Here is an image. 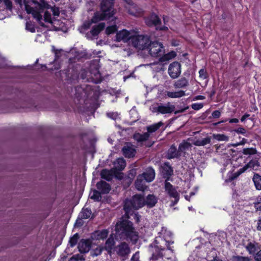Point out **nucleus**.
Wrapping results in <instances>:
<instances>
[{"instance_id": "1", "label": "nucleus", "mask_w": 261, "mask_h": 261, "mask_svg": "<svg viewBox=\"0 0 261 261\" xmlns=\"http://www.w3.org/2000/svg\"><path fill=\"white\" fill-rule=\"evenodd\" d=\"M172 235V233L166 228H162L159 236L149 246V251L151 254V259L157 260L163 257L170 259L174 256V251L170 246L174 243L171 240Z\"/></svg>"}, {"instance_id": "2", "label": "nucleus", "mask_w": 261, "mask_h": 261, "mask_svg": "<svg viewBox=\"0 0 261 261\" xmlns=\"http://www.w3.org/2000/svg\"><path fill=\"white\" fill-rule=\"evenodd\" d=\"M115 235L122 240L130 241L136 243L138 240V233L135 230L132 222L124 219L120 220L116 224Z\"/></svg>"}, {"instance_id": "3", "label": "nucleus", "mask_w": 261, "mask_h": 261, "mask_svg": "<svg viewBox=\"0 0 261 261\" xmlns=\"http://www.w3.org/2000/svg\"><path fill=\"white\" fill-rule=\"evenodd\" d=\"M25 10L28 13H31L33 16L38 21L39 24L43 26V19L45 22H51V15L48 11H44V9L38 5V9H34L31 7L25 1L24 2Z\"/></svg>"}, {"instance_id": "4", "label": "nucleus", "mask_w": 261, "mask_h": 261, "mask_svg": "<svg viewBox=\"0 0 261 261\" xmlns=\"http://www.w3.org/2000/svg\"><path fill=\"white\" fill-rule=\"evenodd\" d=\"M107 1V0L103 1L102 5L100 6V10L96 12L90 20L86 21L82 25V28L84 29L87 30L89 29L92 23H96L101 20H107L111 18L109 17L110 13H107L108 9L105 7V4Z\"/></svg>"}, {"instance_id": "5", "label": "nucleus", "mask_w": 261, "mask_h": 261, "mask_svg": "<svg viewBox=\"0 0 261 261\" xmlns=\"http://www.w3.org/2000/svg\"><path fill=\"white\" fill-rule=\"evenodd\" d=\"M145 205V199L140 195H135L132 199H126L124 202V209L126 214L128 215L132 209L138 210Z\"/></svg>"}, {"instance_id": "6", "label": "nucleus", "mask_w": 261, "mask_h": 261, "mask_svg": "<svg viewBox=\"0 0 261 261\" xmlns=\"http://www.w3.org/2000/svg\"><path fill=\"white\" fill-rule=\"evenodd\" d=\"M175 109V106L171 103L167 102L166 103H156L152 105L150 108V111L153 113L159 114H169L174 112Z\"/></svg>"}, {"instance_id": "7", "label": "nucleus", "mask_w": 261, "mask_h": 261, "mask_svg": "<svg viewBox=\"0 0 261 261\" xmlns=\"http://www.w3.org/2000/svg\"><path fill=\"white\" fill-rule=\"evenodd\" d=\"M150 42V38L147 35H139L135 31L132 38V45L138 49H146Z\"/></svg>"}, {"instance_id": "8", "label": "nucleus", "mask_w": 261, "mask_h": 261, "mask_svg": "<svg viewBox=\"0 0 261 261\" xmlns=\"http://www.w3.org/2000/svg\"><path fill=\"white\" fill-rule=\"evenodd\" d=\"M146 50L149 55L152 57H159L165 53L163 44L159 41H150Z\"/></svg>"}, {"instance_id": "9", "label": "nucleus", "mask_w": 261, "mask_h": 261, "mask_svg": "<svg viewBox=\"0 0 261 261\" xmlns=\"http://www.w3.org/2000/svg\"><path fill=\"white\" fill-rule=\"evenodd\" d=\"M118 256L122 258L123 260L128 258L130 253V248L128 244L122 242L118 245L115 249Z\"/></svg>"}, {"instance_id": "10", "label": "nucleus", "mask_w": 261, "mask_h": 261, "mask_svg": "<svg viewBox=\"0 0 261 261\" xmlns=\"http://www.w3.org/2000/svg\"><path fill=\"white\" fill-rule=\"evenodd\" d=\"M165 190L167 194L171 198H174V200L171 202V205L174 206L179 201V194L176 189L169 182L165 181Z\"/></svg>"}, {"instance_id": "11", "label": "nucleus", "mask_w": 261, "mask_h": 261, "mask_svg": "<svg viewBox=\"0 0 261 261\" xmlns=\"http://www.w3.org/2000/svg\"><path fill=\"white\" fill-rule=\"evenodd\" d=\"M135 34V31L134 30H123L117 33L116 40L118 42L123 41L124 42H127L130 39L132 41Z\"/></svg>"}, {"instance_id": "12", "label": "nucleus", "mask_w": 261, "mask_h": 261, "mask_svg": "<svg viewBox=\"0 0 261 261\" xmlns=\"http://www.w3.org/2000/svg\"><path fill=\"white\" fill-rule=\"evenodd\" d=\"M125 2H126L125 7L130 14L139 16L142 14V9L135 4L132 0H125Z\"/></svg>"}, {"instance_id": "13", "label": "nucleus", "mask_w": 261, "mask_h": 261, "mask_svg": "<svg viewBox=\"0 0 261 261\" xmlns=\"http://www.w3.org/2000/svg\"><path fill=\"white\" fill-rule=\"evenodd\" d=\"M168 72L169 76L173 79L177 78L181 73V65L177 62H174L169 66Z\"/></svg>"}, {"instance_id": "14", "label": "nucleus", "mask_w": 261, "mask_h": 261, "mask_svg": "<svg viewBox=\"0 0 261 261\" xmlns=\"http://www.w3.org/2000/svg\"><path fill=\"white\" fill-rule=\"evenodd\" d=\"M260 166V164L257 160H251L248 164L245 165L243 167L239 169L235 173V177H238L248 169H252L254 170H257L258 168Z\"/></svg>"}, {"instance_id": "15", "label": "nucleus", "mask_w": 261, "mask_h": 261, "mask_svg": "<svg viewBox=\"0 0 261 261\" xmlns=\"http://www.w3.org/2000/svg\"><path fill=\"white\" fill-rule=\"evenodd\" d=\"M91 247V241L88 239H82L78 244L79 250L81 253H87Z\"/></svg>"}, {"instance_id": "16", "label": "nucleus", "mask_w": 261, "mask_h": 261, "mask_svg": "<svg viewBox=\"0 0 261 261\" xmlns=\"http://www.w3.org/2000/svg\"><path fill=\"white\" fill-rule=\"evenodd\" d=\"M123 155L126 158L133 157L136 153V149L133 145L130 143H126L122 148Z\"/></svg>"}, {"instance_id": "17", "label": "nucleus", "mask_w": 261, "mask_h": 261, "mask_svg": "<svg viewBox=\"0 0 261 261\" xmlns=\"http://www.w3.org/2000/svg\"><path fill=\"white\" fill-rule=\"evenodd\" d=\"M139 175L142 176V178L148 182L152 181L155 177V173L154 170L151 167L147 168L145 171Z\"/></svg>"}, {"instance_id": "18", "label": "nucleus", "mask_w": 261, "mask_h": 261, "mask_svg": "<svg viewBox=\"0 0 261 261\" xmlns=\"http://www.w3.org/2000/svg\"><path fill=\"white\" fill-rule=\"evenodd\" d=\"M189 80L185 77H181L179 80L176 81L173 84V86L175 89L186 88L189 86Z\"/></svg>"}, {"instance_id": "19", "label": "nucleus", "mask_w": 261, "mask_h": 261, "mask_svg": "<svg viewBox=\"0 0 261 261\" xmlns=\"http://www.w3.org/2000/svg\"><path fill=\"white\" fill-rule=\"evenodd\" d=\"M161 22V20L158 16L152 14L145 19V23L148 26H157Z\"/></svg>"}, {"instance_id": "20", "label": "nucleus", "mask_w": 261, "mask_h": 261, "mask_svg": "<svg viewBox=\"0 0 261 261\" xmlns=\"http://www.w3.org/2000/svg\"><path fill=\"white\" fill-rule=\"evenodd\" d=\"M96 187L102 194L108 193L111 190L110 185L104 181L98 182L96 184Z\"/></svg>"}, {"instance_id": "21", "label": "nucleus", "mask_w": 261, "mask_h": 261, "mask_svg": "<svg viewBox=\"0 0 261 261\" xmlns=\"http://www.w3.org/2000/svg\"><path fill=\"white\" fill-rule=\"evenodd\" d=\"M181 155L179 150H177L175 146L172 145L168 149L167 153V158L168 159L178 158Z\"/></svg>"}, {"instance_id": "22", "label": "nucleus", "mask_w": 261, "mask_h": 261, "mask_svg": "<svg viewBox=\"0 0 261 261\" xmlns=\"http://www.w3.org/2000/svg\"><path fill=\"white\" fill-rule=\"evenodd\" d=\"M109 231L108 230L103 229L95 231L92 236V238L94 240H104L108 236Z\"/></svg>"}, {"instance_id": "23", "label": "nucleus", "mask_w": 261, "mask_h": 261, "mask_svg": "<svg viewBox=\"0 0 261 261\" xmlns=\"http://www.w3.org/2000/svg\"><path fill=\"white\" fill-rule=\"evenodd\" d=\"M146 181L142 178V176L139 175L135 181V186L137 190L144 191L146 188Z\"/></svg>"}, {"instance_id": "24", "label": "nucleus", "mask_w": 261, "mask_h": 261, "mask_svg": "<svg viewBox=\"0 0 261 261\" xmlns=\"http://www.w3.org/2000/svg\"><path fill=\"white\" fill-rule=\"evenodd\" d=\"M157 201V197L153 194H150L148 195L145 199V205L148 207H152L155 206Z\"/></svg>"}, {"instance_id": "25", "label": "nucleus", "mask_w": 261, "mask_h": 261, "mask_svg": "<svg viewBox=\"0 0 261 261\" xmlns=\"http://www.w3.org/2000/svg\"><path fill=\"white\" fill-rule=\"evenodd\" d=\"M159 59V62L165 63L166 64L176 56V53L174 51H172L167 54H164Z\"/></svg>"}, {"instance_id": "26", "label": "nucleus", "mask_w": 261, "mask_h": 261, "mask_svg": "<svg viewBox=\"0 0 261 261\" xmlns=\"http://www.w3.org/2000/svg\"><path fill=\"white\" fill-rule=\"evenodd\" d=\"M245 248L250 254H254L258 248V244L254 241H249Z\"/></svg>"}, {"instance_id": "27", "label": "nucleus", "mask_w": 261, "mask_h": 261, "mask_svg": "<svg viewBox=\"0 0 261 261\" xmlns=\"http://www.w3.org/2000/svg\"><path fill=\"white\" fill-rule=\"evenodd\" d=\"M104 0H102L101 3V6L102 5L103 2ZM114 0H107V2L105 4V7L108 9L107 10V13H110L109 17L110 18L112 17L115 14L114 9L113 8V1Z\"/></svg>"}, {"instance_id": "28", "label": "nucleus", "mask_w": 261, "mask_h": 261, "mask_svg": "<svg viewBox=\"0 0 261 261\" xmlns=\"http://www.w3.org/2000/svg\"><path fill=\"white\" fill-rule=\"evenodd\" d=\"M105 23L101 22L92 27L90 33L93 36H97L99 33L105 28Z\"/></svg>"}, {"instance_id": "29", "label": "nucleus", "mask_w": 261, "mask_h": 261, "mask_svg": "<svg viewBox=\"0 0 261 261\" xmlns=\"http://www.w3.org/2000/svg\"><path fill=\"white\" fill-rule=\"evenodd\" d=\"M186 95L185 92L182 90L177 91H168L167 96L171 98H180Z\"/></svg>"}, {"instance_id": "30", "label": "nucleus", "mask_w": 261, "mask_h": 261, "mask_svg": "<svg viewBox=\"0 0 261 261\" xmlns=\"http://www.w3.org/2000/svg\"><path fill=\"white\" fill-rule=\"evenodd\" d=\"M114 166L117 170L122 171L126 166L125 161L123 158H119L115 162Z\"/></svg>"}, {"instance_id": "31", "label": "nucleus", "mask_w": 261, "mask_h": 261, "mask_svg": "<svg viewBox=\"0 0 261 261\" xmlns=\"http://www.w3.org/2000/svg\"><path fill=\"white\" fill-rule=\"evenodd\" d=\"M149 137V133L146 132L142 134L137 133L134 135V138L138 142H143L146 141L148 139Z\"/></svg>"}, {"instance_id": "32", "label": "nucleus", "mask_w": 261, "mask_h": 261, "mask_svg": "<svg viewBox=\"0 0 261 261\" xmlns=\"http://www.w3.org/2000/svg\"><path fill=\"white\" fill-rule=\"evenodd\" d=\"M101 177L108 181H110L113 178V173L110 170L103 169L101 171L100 173Z\"/></svg>"}, {"instance_id": "33", "label": "nucleus", "mask_w": 261, "mask_h": 261, "mask_svg": "<svg viewBox=\"0 0 261 261\" xmlns=\"http://www.w3.org/2000/svg\"><path fill=\"white\" fill-rule=\"evenodd\" d=\"M163 125V123L162 122H159L157 123H155L149 125L147 127L146 129L147 132L146 133H149L150 135V133H152L157 130L161 126Z\"/></svg>"}, {"instance_id": "34", "label": "nucleus", "mask_w": 261, "mask_h": 261, "mask_svg": "<svg viewBox=\"0 0 261 261\" xmlns=\"http://www.w3.org/2000/svg\"><path fill=\"white\" fill-rule=\"evenodd\" d=\"M115 241L114 238L112 235L108 238V239L106 241L105 244V249L107 250L110 251L111 250L115 245Z\"/></svg>"}, {"instance_id": "35", "label": "nucleus", "mask_w": 261, "mask_h": 261, "mask_svg": "<svg viewBox=\"0 0 261 261\" xmlns=\"http://www.w3.org/2000/svg\"><path fill=\"white\" fill-rule=\"evenodd\" d=\"M91 211L87 208H83L79 214V217L81 219H88L91 216Z\"/></svg>"}, {"instance_id": "36", "label": "nucleus", "mask_w": 261, "mask_h": 261, "mask_svg": "<svg viewBox=\"0 0 261 261\" xmlns=\"http://www.w3.org/2000/svg\"><path fill=\"white\" fill-rule=\"evenodd\" d=\"M210 142L211 138L207 137L201 140H197L193 142V144L196 146H204L210 143Z\"/></svg>"}, {"instance_id": "37", "label": "nucleus", "mask_w": 261, "mask_h": 261, "mask_svg": "<svg viewBox=\"0 0 261 261\" xmlns=\"http://www.w3.org/2000/svg\"><path fill=\"white\" fill-rule=\"evenodd\" d=\"M253 180L257 190H261V176L255 174L253 176Z\"/></svg>"}, {"instance_id": "38", "label": "nucleus", "mask_w": 261, "mask_h": 261, "mask_svg": "<svg viewBox=\"0 0 261 261\" xmlns=\"http://www.w3.org/2000/svg\"><path fill=\"white\" fill-rule=\"evenodd\" d=\"M101 194L102 193L100 191L95 190L90 193V197L91 199H94L95 201H99L101 199Z\"/></svg>"}, {"instance_id": "39", "label": "nucleus", "mask_w": 261, "mask_h": 261, "mask_svg": "<svg viewBox=\"0 0 261 261\" xmlns=\"http://www.w3.org/2000/svg\"><path fill=\"white\" fill-rule=\"evenodd\" d=\"M191 147V144L187 142H183L179 144L178 150L180 153L184 152Z\"/></svg>"}, {"instance_id": "40", "label": "nucleus", "mask_w": 261, "mask_h": 261, "mask_svg": "<svg viewBox=\"0 0 261 261\" xmlns=\"http://www.w3.org/2000/svg\"><path fill=\"white\" fill-rule=\"evenodd\" d=\"M213 138L218 141H228L229 137L224 134H213Z\"/></svg>"}, {"instance_id": "41", "label": "nucleus", "mask_w": 261, "mask_h": 261, "mask_svg": "<svg viewBox=\"0 0 261 261\" xmlns=\"http://www.w3.org/2000/svg\"><path fill=\"white\" fill-rule=\"evenodd\" d=\"M2 4L5 5L7 10L9 11L12 10L13 4L11 0H0V5Z\"/></svg>"}, {"instance_id": "42", "label": "nucleus", "mask_w": 261, "mask_h": 261, "mask_svg": "<svg viewBox=\"0 0 261 261\" xmlns=\"http://www.w3.org/2000/svg\"><path fill=\"white\" fill-rule=\"evenodd\" d=\"M103 250V248L101 246H98L95 249H93L90 252V255L92 257H95L100 255Z\"/></svg>"}, {"instance_id": "43", "label": "nucleus", "mask_w": 261, "mask_h": 261, "mask_svg": "<svg viewBox=\"0 0 261 261\" xmlns=\"http://www.w3.org/2000/svg\"><path fill=\"white\" fill-rule=\"evenodd\" d=\"M79 239V236L77 233L74 234L72 237H71L69 240V243L70 247H74L77 243V241Z\"/></svg>"}, {"instance_id": "44", "label": "nucleus", "mask_w": 261, "mask_h": 261, "mask_svg": "<svg viewBox=\"0 0 261 261\" xmlns=\"http://www.w3.org/2000/svg\"><path fill=\"white\" fill-rule=\"evenodd\" d=\"M242 152L244 154L251 155L255 154L256 150L253 148H247L243 149Z\"/></svg>"}, {"instance_id": "45", "label": "nucleus", "mask_w": 261, "mask_h": 261, "mask_svg": "<svg viewBox=\"0 0 261 261\" xmlns=\"http://www.w3.org/2000/svg\"><path fill=\"white\" fill-rule=\"evenodd\" d=\"M232 261H250L248 257L233 256L232 257Z\"/></svg>"}, {"instance_id": "46", "label": "nucleus", "mask_w": 261, "mask_h": 261, "mask_svg": "<svg viewBox=\"0 0 261 261\" xmlns=\"http://www.w3.org/2000/svg\"><path fill=\"white\" fill-rule=\"evenodd\" d=\"M70 260L74 261H84L85 258L83 255L81 254H77L73 255L71 257Z\"/></svg>"}, {"instance_id": "47", "label": "nucleus", "mask_w": 261, "mask_h": 261, "mask_svg": "<svg viewBox=\"0 0 261 261\" xmlns=\"http://www.w3.org/2000/svg\"><path fill=\"white\" fill-rule=\"evenodd\" d=\"M117 30V27L116 25H113L109 26L107 28L106 30V33L107 34L109 35L115 33Z\"/></svg>"}, {"instance_id": "48", "label": "nucleus", "mask_w": 261, "mask_h": 261, "mask_svg": "<svg viewBox=\"0 0 261 261\" xmlns=\"http://www.w3.org/2000/svg\"><path fill=\"white\" fill-rule=\"evenodd\" d=\"M203 107L202 103H195L191 105V108L194 110H199Z\"/></svg>"}, {"instance_id": "49", "label": "nucleus", "mask_w": 261, "mask_h": 261, "mask_svg": "<svg viewBox=\"0 0 261 261\" xmlns=\"http://www.w3.org/2000/svg\"><path fill=\"white\" fill-rule=\"evenodd\" d=\"M25 28L27 30L30 31L32 33L35 32V28H34V25L30 22L26 23Z\"/></svg>"}, {"instance_id": "50", "label": "nucleus", "mask_w": 261, "mask_h": 261, "mask_svg": "<svg viewBox=\"0 0 261 261\" xmlns=\"http://www.w3.org/2000/svg\"><path fill=\"white\" fill-rule=\"evenodd\" d=\"M199 77L203 80L206 79L207 78V73L206 71L204 69H201L199 71Z\"/></svg>"}, {"instance_id": "51", "label": "nucleus", "mask_w": 261, "mask_h": 261, "mask_svg": "<svg viewBox=\"0 0 261 261\" xmlns=\"http://www.w3.org/2000/svg\"><path fill=\"white\" fill-rule=\"evenodd\" d=\"M54 67L49 68V70H57L60 68V65L58 63V60L56 58L54 61Z\"/></svg>"}, {"instance_id": "52", "label": "nucleus", "mask_w": 261, "mask_h": 261, "mask_svg": "<svg viewBox=\"0 0 261 261\" xmlns=\"http://www.w3.org/2000/svg\"><path fill=\"white\" fill-rule=\"evenodd\" d=\"M253 255L255 261H261V249Z\"/></svg>"}, {"instance_id": "53", "label": "nucleus", "mask_w": 261, "mask_h": 261, "mask_svg": "<svg viewBox=\"0 0 261 261\" xmlns=\"http://www.w3.org/2000/svg\"><path fill=\"white\" fill-rule=\"evenodd\" d=\"M139 252H136L132 257L131 260L132 261H140L139 260Z\"/></svg>"}, {"instance_id": "54", "label": "nucleus", "mask_w": 261, "mask_h": 261, "mask_svg": "<svg viewBox=\"0 0 261 261\" xmlns=\"http://www.w3.org/2000/svg\"><path fill=\"white\" fill-rule=\"evenodd\" d=\"M234 132L238 134H245L246 131L245 128L243 127H239L234 130Z\"/></svg>"}, {"instance_id": "55", "label": "nucleus", "mask_w": 261, "mask_h": 261, "mask_svg": "<svg viewBox=\"0 0 261 261\" xmlns=\"http://www.w3.org/2000/svg\"><path fill=\"white\" fill-rule=\"evenodd\" d=\"M212 115L214 118H219L221 115V112L218 110H216L212 113Z\"/></svg>"}, {"instance_id": "56", "label": "nucleus", "mask_w": 261, "mask_h": 261, "mask_svg": "<svg viewBox=\"0 0 261 261\" xmlns=\"http://www.w3.org/2000/svg\"><path fill=\"white\" fill-rule=\"evenodd\" d=\"M246 142V139L244 138V139H243V140H242V141L241 142L238 143L231 144V146H233V147H237L239 145H243Z\"/></svg>"}, {"instance_id": "57", "label": "nucleus", "mask_w": 261, "mask_h": 261, "mask_svg": "<svg viewBox=\"0 0 261 261\" xmlns=\"http://www.w3.org/2000/svg\"><path fill=\"white\" fill-rule=\"evenodd\" d=\"M255 207L256 210L261 211V203L259 202L255 203Z\"/></svg>"}, {"instance_id": "58", "label": "nucleus", "mask_w": 261, "mask_h": 261, "mask_svg": "<svg viewBox=\"0 0 261 261\" xmlns=\"http://www.w3.org/2000/svg\"><path fill=\"white\" fill-rule=\"evenodd\" d=\"M249 116H250V115H249V114L246 113L245 114H244V115L242 117V118H241V121L242 122L244 121L245 120V119H246V118H247L248 117H249Z\"/></svg>"}, {"instance_id": "59", "label": "nucleus", "mask_w": 261, "mask_h": 261, "mask_svg": "<svg viewBox=\"0 0 261 261\" xmlns=\"http://www.w3.org/2000/svg\"><path fill=\"white\" fill-rule=\"evenodd\" d=\"M205 99V97L202 95H198L194 98V100H203Z\"/></svg>"}, {"instance_id": "60", "label": "nucleus", "mask_w": 261, "mask_h": 261, "mask_svg": "<svg viewBox=\"0 0 261 261\" xmlns=\"http://www.w3.org/2000/svg\"><path fill=\"white\" fill-rule=\"evenodd\" d=\"M257 229L259 231H261V218L258 220Z\"/></svg>"}, {"instance_id": "61", "label": "nucleus", "mask_w": 261, "mask_h": 261, "mask_svg": "<svg viewBox=\"0 0 261 261\" xmlns=\"http://www.w3.org/2000/svg\"><path fill=\"white\" fill-rule=\"evenodd\" d=\"M107 115L108 117L113 119H115L116 117L117 116V115L114 113H108Z\"/></svg>"}, {"instance_id": "62", "label": "nucleus", "mask_w": 261, "mask_h": 261, "mask_svg": "<svg viewBox=\"0 0 261 261\" xmlns=\"http://www.w3.org/2000/svg\"><path fill=\"white\" fill-rule=\"evenodd\" d=\"M229 122L230 123H237L239 122V120L237 118H233L229 120Z\"/></svg>"}, {"instance_id": "63", "label": "nucleus", "mask_w": 261, "mask_h": 261, "mask_svg": "<svg viewBox=\"0 0 261 261\" xmlns=\"http://www.w3.org/2000/svg\"><path fill=\"white\" fill-rule=\"evenodd\" d=\"M167 167L168 168V174L169 175H171L173 173V170H172V168H171V167L168 166H167Z\"/></svg>"}, {"instance_id": "64", "label": "nucleus", "mask_w": 261, "mask_h": 261, "mask_svg": "<svg viewBox=\"0 0 261 261\" xmlns=\"http://www.w3.org/2000/svg\"><path fill=\"white\" fill-rule=\"evenodd\" d=\"M51 11L53 12L55 16H59V13L58 11H55L53 8H51Z\"/></svg>"}]
</instances>
